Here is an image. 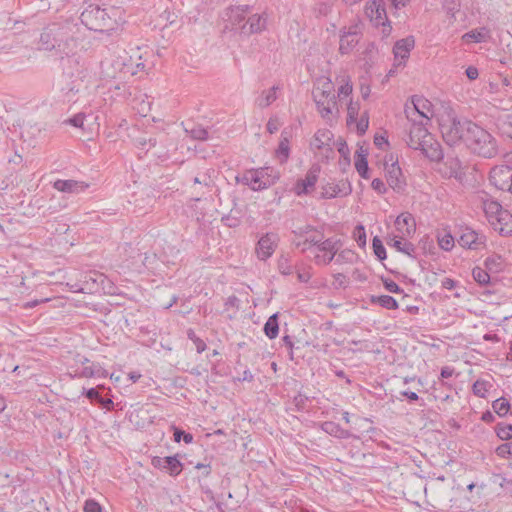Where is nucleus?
<instances>
[{"instance_id": "obj_1", "label": "nucleus", "mask_w": 512, "mask_h": 512, "mask_svg": "<svg viewBox=\"0 0 512 512\" xmlns=\"http://www.w3.org/2000/svg\"><path fill=\"white\" fill-rule=\"evenodd\" d=\"M476 201L483 210L492 228L502 236L512 234V214L485 192H480Z\"/></svg>"}, {"instance_id": "obj_2", "label": "nucleus", "mask_w": 512, "mask_h": 512, "mask_svg": "<svg viewBox=\"0 0 512 512\" xmlns=\"http://www.w3.org/2000/svg\"><path fill=\"white\" fill-rule=\"evenodd\" d=\"M75 41L71 35L69 23H53L44 28L40 35V48L46 51L57 49L67 56L73 53Z\"/></svg>"}, {"instance_id": "obj_3", "label": "nucleus", "mask_w": 512, "mask_h": 512, "mask_svg": "<svg viewBox=\"0 0 512 512\" xmlns=\"http://www.w3.org/2000/svg\"><path fill=\"white\" fill-rule=\"evenodd\" d=\"M464 144L474 154L492 158L498 153L496 139L484 128L472 122L468 124Z\"/></svg>"}, {"instance_id": "obj_4", "label": "nucleus", "mask_w": 512, "mask_h": 512, "mask_svg": "<svg viewBox=\"0 0 512 512\" xmlns=\"http://www.w3.org/2000/svg\"><path fill=\"white\" fill-rule=\"evenodd\" d=\"M82 24L89 30L108 33L115 29L116 20L97 5H89L80 16Z\"/></svg>"}, {"instance_id": "obj_5", "label": "nucleus", "mask_w": 512, "mask_h": 512, "mask_svg": "<svg viewBox=\"0 0 512 512\" xmlns=\"http://www.w3.org/2000/svg\"><path fill=\"white\" fill-rule=\"evenodd\" d=\"M236 179L249 186L252 190L258 191L273 185L279 179V175L272 168L262 167L247 170L241 177H236Z\"/></svg>"}, {"instance_id": "obj_6", "label": "nucleus", "mask_w": 512, "mask_h": 512, "mask_svg": "<svg viewBox=\"0 0 512 512\" xmlns=\"http://www.w3.org/2000/svg\"><path fill=\"white\" fill-rule=\"evenodd\" d=\"M67 64L70 66L76 64L79 68L76 70V74L73 72L64 74V83H62L61 92L68 102H75L76 95L83 86V77L85 76L84 65L80 64L78 59L70 57L67 59Z\"/></svg>"}, {"instance_id": "obj_7", "label": "nucleus", "mask_w": 512, "mask_h": 512, "mask_svg": "<svg viewBox=\"0 0 512 512\" xmlns=\"http://www.w3.org/2000/svg\"><path fill=\"white\" fill-rule=\"evenodd\" d=\"M333 91L334 87L330 79L319 81L318 86L313 90V98L322 117L330 115L332 108L336 105Z\"/></svg>"}, {"instance_id": "obj_8", "label": "nucleus", "mask_w": 512, "mask_h": 512, "mask_svg": "<svg viewBox=\"0 0 512 512\" xmlns=\"http://www.w3.org/2000/svg\"><path fill=\"white\" fill-rule=\"evenodd\" d=\"M405 113L410 122L429 123L433 116V106L426 98L415 95L411 98V104H406Z\"/></svg>"}, {"instance_id": "obj_9", "label": "nucleus", "mask_w": 512, "mask_h": 512, "mask_svg": "<svg viewBox=\"0 0 512 512\" xmlns=\"http://www.w3.org/2000/svg\"><path fill=\"white\" fill-rule=\"evenodd\" d=\"M364 13L374 26H382V34L384 37L390 35L392 27L388 20L383 0H371L367 2Z\"/></svg>"}, {"instance_id": "obj_10", "label": "nucleus", "mask_w": 512, "mask_h": 512, "mask_svg": "<svg viewBox=\"0 0 512 512\" xmlns=\"http://www.w3.org/2000/svg\"><path fill=\"white\" fill-rule=\"evenodd\" d=\"M125 58L115 57L102 61V76L105 80L111 81L122 79L126 75H132L133 71L129 65L126 64Z\"/></svg>"}, {"instance_id": "obj_11", "label": "nucleus", "mask_w": 512, "mask_h": 512, "mask_svg": "<svg viewBox=\"0 0 512 512\" xmlns=\"http://www.w3.org/2000/svg\"><path fill=\"white\" fill-rule=\"evenodd\" d=\"M361 33V23L356 22L353 25L344 27L340 30L339 52L349 54L353 51L359 42V35Z\"/></svg>"}, {"instance_id": "obj_12", "label": "nucleus", "mask_w": 512, "mask_h": 512, "mask_svg": "<svg viewBox=\"0 0 512 512\" xmlns=\"http://www.w3.org/2000/svg\"><path fill=\"white\" fill-rule=\"evenodd\" d=\"M103 275L95 271H89L82 275V278L70 286L71 291L81 293H95L103 283Z\"/></svg>"}, {"instance_id": "obj_13", "label": "nucleus", "mask_w": 512, "mask_h": 512, "mask_svg": "<svg viewBox=\"0 0 512 512\" xmlns=\"http://www.w3.org/2000/svg\"><path fill=\"white\" fill-rule=\"evenodd\" d=\"M471 121L465 120V121H456L453 120L449 125H443L442 126V135L444 140L449 145H454L459 141H462L464 143L465 141V134L468 124H470Z\"/></svg>"}, {"instance_id": "obj_14", "label": "nucleus", "mask_w": 512, "mask_h": 512, "mask_svg": "<svg viewBox=\"0 0 512 512\" xmlns=\"http://www.w3.org/2000/svg\"><path fill=\"white\" fill-rule=\"evenodd\" d=\"M391 164H385L386 180L388 185L397 193L403 192L406 187V180L397 161H394L393 155L390 156Z\"/></svg>"}, {"instance_id": "obj_15", "label": "nucleus", "mask_w": 512, "mask_h": 512, "mask_svg": "<svg viewBox=\"0 0 512 512\" xmlns=\"http://www.w3.org/2000/svg\"><path fill=\"white\" fill-rule=\"evenodd\" d=\"M489 180L499 190H508L512 181V168L506 165L495 166L491 169Z\"/></svg>"}, {"instance_id": "obj_16", "label": "nucleus", "mask_w": 512, "mask_h": 512, "mask_svg": "<svg viewBox=\"0 0 512 512\" xmlns=\"http://www.w3.org/2000/svg\"><path fill=\"white\" fill-rule=\"evenodd\" d=\"M279 236L276 233L269 232L263 235L256 246L258 259L267 260L272 256L278 246Z\"/></svg>"}, {"instance_id": "obj_17", "label": "nucleus", "mask_w": 512, "mask_h": 512, "mask_svg": "<svg viewBox=\"0 0 512 512\" xmlns=\"http://www.w3.org/2000/svg\"><path fill=\"white\" fill-rule=\"evenodd\" d=\"M458 243L461 247L478 250L485 244V236L477 233L470 227H463L460 229Z\"/></svg>"}, {"instance_id": "obj_18", "label": "nucleus", "mask_w": 512, "mask_h": 512, "mask_svg": "<svg viewBox=\"0 0 512 512\" xmlns=\"http://www.w3.org/2000/svg\"><path fill=\"white\" fill-rule=\"evenodd\" d=\"M414 46L415 40L413 36L400 39L395 43L393 47L395 68L405 64V61L409 58L410 52Z\"/></svg>"}, {"instance_id": "obj_19", "label": "nucleus", "mask_w": 512, "mask_h": 512, "mask_svg": "<svg viewBox=\"0 0 512 512\" xmlns=\"http://www.w3.org/2000/svg\"><path fill=\"white\" fill-rule=\"evenodd\" d=\"M320 166L314 164L306 173L303 179H299L295 184V193L297 195L309 194L313 189L318 180L320 174Z\"/></svg>"}, {"instance_id": "obj_20", "label": "nucleus", "mask_w": 512, "mask_h": 512, "mask_svg": "<svg viewBox=\"0 0 512 512\" xmlns=\"http://www.w3.org/2000/svg\"><path fill=\"white\" fill-rule=\"evenodd\" d=\"M152 465L155 468L168 472L171 476L179 475L183 468L177 456L154 457Z\"/></svg>"}, {"instance_id": "obj_21", "label": "nucleus", "mask_w": 512, "mask_h": 512, "mask_svg": "<svg viewBox=\"0 0 512 512\" xmlns=\"http://www.w3.org/2000/svg\"><path fill=\"white\" fill-rule=\"evenodd\" d=\"M89 184L83 181H77L73 179L62 180L58 179L53 183V188L59 192L69 194H80L85 192L89 188Z\"/></svg>"}, {"instance_id": "obj_22", "label": "nucleus", "mask_w": 512, "mask_h": 512, "mask_svg": "<svg viewBox=\"0 0 512 512\" xmlns=\"http://www.w3.org/2000/svg\"><path fill=\"white\" fill-rule=\"evenodd\" d=\"M396 230L401 238L411 236L416 230V221L409 212L401 213L395 220Z\"/></svg>"}, {"instance_id": "obj_23", "label": "nucleus", "mask_w": 512, "mask_h": 512, "mask_svg": "<svg viewBox=\"0 0 512 512\" xmlns=\"http://www.w3.org/2000/svg\"><path fill=\"white\" fill-rule=\"evenodd\" d=\"M332 139L333 134L330 130H318L311 141V146L317 150L331 151Z\"/></svg>"}, {"instance_id": "obj_24", "label": "nucleus", "mask_w": 512, "mask_h": 512, "mask_svg": "<svg viewBox=\"0 0 512 512\" xmlns=\"http://www.w3.org/2000/svg\"><path fill=\"white\" fill-rule=\"evenodd\" d=\"M267 17L265 15L255 14L248 18L247 22L242 26L244 34H253L262 32L266 28Z\"/></svg>"}, {"instance_id": "obj_25", "label": "nucleus", "mask_w": 512, "mask_h": 512, "mask_svg": "<svg viewBox=\"0 0 512 512\" xmlns=\"http://www.w3.org/2000/svg\"><path fill=\"white\" fill-rule=\"evenodd\" d=\"M428 123L417 121V122H411V127L409 130V139L407 141V144L409 147L415 146L414 141L420 142L422 141L426 135H429L426 125Z\"/></svg>"}, {"instance_id": "obj_26", "label": "nucleus", "mask_w": 512, "mask_h": 512, "mask_svg": "<svg viewBox=\"0 0 512 512\" xmlns=\"http://www.w3.org/2000/svg\"><path fill=\"white\" fill-rule=\"evenodd\" d=\"M182 126L185 133L194 140H205L208 137V131L191 120L182 122Z\"/></svg>"}, {"instance_id": "obj_27", "label": "nucleus", "mask_w": 512, "mask_h": 512, "mask_svg": "<svg viewBox=\"0 0 512 512\" xmlns=\"http://www.w3.org/2000/svg\"><path fill=\"white\" fill-rule=\"evenodd\" d=\"M322 430L329 435L340 439H347L350 437V433L348 430L343 429L338 423L333 421H326L322 424Z\"/></svg>"}, {"instance_id": "obj_28", "label": "nucleus", "mask_w": 512, "mask_h": 512, "mask_svg": "<svg viewBox=\"0 0 512 512\" xmlns=\"http://www.w3.org/2000/svg\"><path fill=\"white\" fill-rule=\"evenodd\" d=\"M79 375L84 378H106L108 372L100 364L92 363L89 366H84Z\"/></svg>"}, {"instance_id": "obj_29", "label": "nucleus", "mask_w": 512, "mask_h": 512, "mask_svg": "<svg viewBox=\"0 0 512 512\" xmlns=\"http://www.w3.org/2000/svg\"><path fill=\"white\" fill-rule=\"evenodd\" d=\"M355 168L362 178L367 179L369 177L367 153L362 148L356 151Z\"/></svg>"}, {"instance_id": "obj_30", "label": "nucleus", "mask_w": 512, "mask_h": 512, "mask_svg": "<svg viewBox=\"0 0 512 512\" xmlns=\"http://www.w3.org/2000/svg\"><path fill=\"white\" fill-rule=\"evenodd\" d=\"M401 236H394L392 246L399 252H402L412 258H415L416 248L411 242L403 241Z\"/></svg>"}, {"instance_id": "obj_31", "label": "nucleus", "mask_w": 512, "mask_h": 512, "mask_svg": "<svg viewBox=\"0 0 512 512\" xmlns=\"http://www.w3.org/2000/svg\"><path fill=\"white\" fill-rule=\"evenodd\" d=\"M278 86H273L268 90H265L261 93V95L256 99V105L260 108L268 107L277 99V90Z\"/></svg>"}, {"instance_id": "obj_32", "label": "nucleus", "mask_w": 512, "mask_h": 512, "mask_svg": "<svg viewBox=\"0 0 512 512\" xmlns=\"http://www.w3.org/2000/svg\"><path fill=\"white\" fill-rule=\"evenodd\" d=\"M422 153L431 161H440L443 158L441 145L436 140L429 145V148H423Z\"/></svg>"}, {"instance_id": "obj_33", "label": "nucleus", "mask_w": 512, "mask_h": 512, "mask_svg": "<svg viewBox=\"0 0 512 512\" xmlns=\"http://www.w3.org/2000/svg\"><path fill=\"white\" fill-rule=\"evenodd\" d=\"M371 302L388 310L398 309V302L395 298L389 295L373 296Z\"/></svg>"}, {"instance_id": "obj_34", "label": "nucleus", "mask_w": 512, "mask_h": 512, "mask_svg": "<svg viewBox=\"0 0 512 512\" xmlns=\"http://www.w3.org/2000/svg\"><path fill=\"white\" fill-rule=\"evenodd\" d=\"M278 331V316L277 314H273L268 318L267 322L265 323L264 332L269 339H274L277 337Z\"/></svg>"}, {"instance_id": "obj_35", "label": "nucleus", "mask_w": 512, "mask_h": 512, "mask_svg": "<svg viewBox=\"0 0 512 512\" xmlns=\"http://www.w3.org/2000/svg\"><path fill=\"white\" fill-rule=\"evenodd\" d=\"M484 266L490 273H498L503 268V259L500 255L489 256L485 259Z\"/></svg>"}, {"instance_id": "obj_36", "label": "nucleus", "mask_w": 512, "mask_h": 512, "mask_svg": "<svg viewBox=\"0 0 512 512\" xmlns=\"http://www.w3.org/2000/svg\"><path fill=\"white\" fill-rule=\"evenodd\" d=\"M498 129L502 133V135L512 139V115H505L502 118L498 119L497 123Z\"/></svg>"}, {"instance_id": "obj_37", "label": "nucleus", "mask_w": 512, "mask_h": 512, "mask_svg": "<svg viewBox=\"0 0 512 512\" xmlns=\"http://www.w3.org/2000/svg\"><path fill=\"white\" fill-rule=\"evenodd\" d=\"M472 276L479 285H487L490 282V272L484 267H475L472 270Z\"/></svg>"}, {"instance_id": "obj_38", "label": "nucleus", "mask_w": 512, "mask_h": 512, "mask_svg": "<svg viewBox=\"0 0 512 512\" xmlns=\"http://www.w3.org/2000/svg\"><path fill=\"white\" fill-rule=\"evenodd\" d=\"M339 250V242L332 238L320 241L318 244L317 252H328L330 254H337Z\"/></svg>"}, {"instance_id": "obj_39", "label": "nucleus", "mask_w": 512, "mask_h": 512, "mask_svg": "<svg viewBox=\"0 0 512 512\" xmlns=\"http://www.w3.org/2000/svg\"><path fill=\"white\" fill-rule=\"evenodd\" d=\"M492 408L500 417H504L510 410V403L504 397L498 398L492 403Z\"/></svg>"}, {"instance_id": "obj_40", "label": "nucleus", "mask_w": 512, "mask_h": 512, "mask_svg": "<svg viewBox=\"0 0 512 512\" xmlns=\"http://www.w3.org/2000/svg\"><path fill=\"white\" fill-rule=\"evenodd\" d=\"M289 140L286 136H284V133H282V139L279 143V146L276 150L277 156L280 159L281 163L286 162L289 157Z\"/></svg>"}, {"instance_id": "obj_41", "label": "nucleus", "mask_w": 512, "mask_h": 512, "mask_svg": "<svg viewBox=\"0 0 512 512\" xmlns=\"http://www.w3.org/2000/svg\"><path fill=\"white\" fill-rule=\"evenodd\" d=\"M491 387V385L484 380H476L472 386V390L474 395L485 398L486 393L488 392V389Z\"/></svg>"}, {"instance_id": "obj_42", "label": "nucleus", "mask_w": 512, "mask_h": 512, "mask_svg": "<svg viewBox=\"0 0 512 512\" xmlns=\"http://www.w3.org/2000/svg\"><path fill=\"white\" fill-rule=\"evenodd\" d=\"M437 239L440 248L445 251H450L454 247V237L450 233L439 234Z\"/></svg>"}, {"instance_id": "obj_43", "label": "nucleus", "mask_w": 512, "mask_h": 512, "mask_svg": "<svg viewBox=\"0 0 512 512\" xmlns=\"http://www.w3.org/2000/svg\"><path fill=\"white\" fill-rule=\"evenodd\" d=\"M496 434L501 440L512 439V424H498Z\"/></svg>"}, {"instance_id": "obj_44", "label": "nucleus", "mask_w": 512, "mask_h": 512, "mask_svg": "<svg viewBox=\"0 0 512 512\" xmlns=\"http://www.w3.org/2000/svg\"><path fill=\"white\" fill-rule=\"evenodd\" d=\"M372 246H373V250H374V254L376 255V257L379 259V260H384L386 259V250H385V247L383 246V243L382 241L377 237L375 236L372 240Z\"/></svg>"}, {"instance_id": "obj_45", "label": "nucleus", "mask_w": 512, "mask_h": 512, "mask_svg": "<svg viewBox=\"0 0 512 512\" xmlns=\"http://www.w3.org/2000/svg\"><path fill=\"white\" fill-rule=\"evenodd\" d=\"M187 337L194 343L195 349L198 353H202L205 348L206 344L205 342L196 336L195 332L192 329H188L187 331Z\"/></svg>"}, {"instance_id": "obj_46", "label": "nucleus", "mask_w": 512, "mask_h": 512, "mask_svg": "<svg viewBox=\"0 0 512 512\" xmlns=\"http://www.w3.org/2000/svg\"><path fill=\"white\" fill-rule=\"evenodd\" d=\"M332 10V4L329 2H322L314 7V14L316 17L327 16Z\"/></svg>"}, {"instance_id": "obj_47", "label": "nucleus", "mask_w": 512, "mask_h": 512, "mask_svg": "<svg viewBox=\"0 0 512 512\" xmlns=\"http://www.w3.org/2000/svg\"><path fill=\"white\" fill-rule=\"evenodd\" d=\"M485 38V33L482 31L472 30L463 35V40L467 42H482Z\"/></svg>"}, {"instance_id": "obj_48", "label": "nucleus", "mask_w": 512, "mask_h": 512, "mask_svg": "<svg viewBox=\"0 0 512 512\" xmlns=\"http://www.w3.org/2000/svg\"><path fill=\"white\" fill-rule=\"evenodd\" d=\"M174 440L176 442H180L181 440H183L186 444H189L193 441V435L190 434V433H186L185 431L179 429V428H174Z\"/></svg>"}, {"instance_id": "obj_49", "label": "nucleus", "mask_w": 512, "mask_h": 512, "mask_svg": "<svg viewBox=\"0 0 512 512\" xmlns=\"http://www.w3.org/2000/svg\"><path fill=\"white\" fill-rule=\"evenodd\" d=\"M355 259V253L351 250H343L341 251L337 257V263H352Z\"/></svg>"}, {"instance_id": "obj_50", "label": "nucleus", "mask_w": 512, "mask_h": 512, "mask_svg": "<svg viewBox=\"0 0 512 512\" xmlns=\"http://www.w3.org/2000/svg\"><path fill=\"white\" fill-rule=\"evenodd\" d=\"M354 238L360 247L366 245V233L362 225H358L354 230Z\"/></svg>"}, {"instance_id": "obj_51", "label": "nucleus", "mask_w": 512, "mask_h": 512, "mask_svg": "<svg viewBox=\"0 0 512 512\" xmlns=\"http://www.w3.org/2000/svg\"><path fill=\"white\" fill-rule=\"evenodd\" d=\"M235 371L237 373L236 376L233 377L234 381H252L253 380V374L250 372L249 369L243 368L242 372L238 370V367L235 368Z\"/></svg>"}, {"instance_id": "obj_52", "label": "nucleus", "mask_w": 512, "mask_h": 512, "mask_svg": "<svg viewBox=\"0 0 512 512\" xmlns=\"http://www.w3.org/2000/svg\"><path fill=\"white\" fill-rule=\"evenodd\" d=\"M495 452L501 458L512 457L510 442L499 445Z\"/></svg>"}, {"instance_id": "obj_53", "label": "nucleus", "mask_w": 512, "mask_h": 512, "mask_svg": "<svg viewBox=\"0 0 512 512\" xmlns=\"http://www.w3.org/2000/svg\"><path fill=\"white\" fill-rule=\"evenodd\" d=\"M434 141H435V139L433 138L432 134L430 133L429 135H426V137L420 142H416V140H415L414 141L415 146H413L412 148L423 152V148L424 149L429 148V145L432 144V142H434Z\"/></svg>"}, {"instance_id": "obj_54", "label": "nucleus", "mask_w": 512, "mask_h": 512, "mask_svg": "<svg viewBox=\"0 0 512 512\" xmlns=\"http://www.w3.org/2000/svg\"><path fill=\"white\" fill-rule=\"evenodd\" d=\"M84 512H102V508L98 502L93 499H88L85 501Z\"/></svg>"}, {"instance_id": "obj_55", "label": "nucleus", "mask_w": 512, "mask_h": 512, "mask_svg": "<svg viewBox=\"0 0 512 512\" xmlns=\"http://www.w3.org/2000/svg\"><path fill=\"white\" fill-rule=\"evenodd\" d=\"M339 193V189L336 185H327L323 187L322 198H333Z\"/></svg>"}, {"instance_id": "obj_56", "label": "nucleus", "mask_w": 512, "mask_h": 512, "mask_svg": "<svg viewBox=\"0 0 512 512\" xmlns=\"http://www.w3.org/2000/svg\"><path fill=\"white\" fill-rule=\"evenodd\" d=\"M371 187L379 194H385L387 192L385 183L383 182V180L379 178H375L372 180Z\"/></svg>"}, {"instance_id": "obj_57", "label": "nucleus", "mask_w": 512, "mask_h": 512, "mask_svg": "<svg viewBox=\"0 0 512 512\" xmlns=\"http://www.w3.org/2000/svg\"><path fill=\"white\" fill-rule=\"evenodd\" d=\"M384 287L386 288V290H388L391 293L403 292V290L400 288V286L393 280H385Z\"/></svg>"}, {"instance_id": "obj_58", "label": "nucleus", "mask_w": 512, "mask_h": 512, "mask_svg": "<svg viewBox=\"0 0 512 512\" xmlns=\"http://www.w3.org/2000/svg\"><path fill=\"white\" fill-rule=\"evenodd\" d=\"M280 272L284 275H290L293 272V267L288 264L287 259H281L279 261Z\"/></svg>"}, {"instance_id": "obj_59", "label": "nucleus", "mask_w": 512, "mask_h": 512, "mask_svg": "<svg viewBox=\"0 0 512 512\" xmlns=\"http://www.w3.org/2000/svg\"><path fill=\"white\" fill-rule=\"evenodd\" d=\"M136 145L141 148H145L147 145H149V147H154L156 145V140L153 138L146 139L145 137H140L136 139Z\"/></svg>"}, {"instance_id": "obj_60", "label": "nucleus", "mask_w": 512, "mask_h": 512, "mask_svg": "<svg viewBox=\"0 0 512 512\" xmlns=\"http://www.w3.org/2000/svg\"><path fill=\"white\" fill-rule=\"evenodd\" d=\"M84 115L82 113H79L75 116H73L72 118H70L68 120V123L73 125L74 127H82L83 126V123H84Z\"/></svg>"}, {"instance_id": "obj_61", "label": "nucleus", "mask_w": 512, "mask_h": 512, "mask_svg": "<svg viewBox=\"0 0 512 512\" xmlns=\"http://www.w3.org/2000/svg\"><path fill=\"white\" fill-rule=\"evenodd\" d=\"M336 254H330L328 256L326 255H319L318 253L315 254V261L316 263L318 264H324V265H327L329 264L335 257Z\"/></svg>"}, {"instance_id": "obj_62", "label": "nucleus", "mask_w": 512, "mask_h": 512, "mask_svg": "<svg viewBox=\"0 0 512 512\" xmlns=\"http://www.w3.org/2000/svg\"><path fill=\"white\" fill-rule=\"evenodd\" d=\"M279 127H280V123H279L278 119H276V118L269 119V121L267 123V131L270 134L277 132Z\"/></svg>"}, {"instance_id": "obj_63", "label": "nucleus", "mask_w": 512, "mask_h": 512, "mask_svg": "<svg viewBox=\"0 0 512 512\" xmlns=\"http://www.w3.org/2000/svg\"><path fill=\"white\" fill-rule=\"evenodd\" d=\"M338 151L345 158L347 162H349V149L345 142L339 141L338 142Z\"/></svg>"}, {"instance_id": "obj_64", "label": "nucleus", "mask_w": 512, "mask_h": 512, "mask_svg": "<svg viewBox=\"0 0 512 512\" xmlns=\"http://www.w3.org/2000/svg\"><path fill=\"white\" fill-rule=\"evenodd\" d=\"M86 397L90 400L99 401L101 399V395L98 393L96 388H90L88 390H84Z\"/></svg>"}]
</instances>
